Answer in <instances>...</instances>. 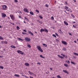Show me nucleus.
Here are the masks:
<instances>
[{"label":"nucleus","mask_w":78,"mask_h":78,"mask_svg":"<svg viewBox=\"0 0 78 78\" xmlns=\"http://www.w3.org/2000/svg\"><path fill=\"white\" fill-rule=\"evenodd\" d=\"M40 31L41 32V33H42L44 31H45V32H46V33H48V30L46 29V28L44 29H41Z\"/></svg>","instance_id":"nucleus-1"},{"label":"nucleus","mask_w":78,"mask_h":78,"mask_svg":"<svg viewBox=\"0 0 78 78\" xmlns=\"http://www.w3.org/2000/svg\"><path fill=\"white\" fill-rule=\"evenodd\" d=\"M65 9L67 11H70V12H72V11L71 10V9L70 8H68L67 6H65Z\"/></svg>","instance_id":"nucleus-2"},{"label":"nucleus","mask_w":78,"mask_h":78,"mask_svg":"<svg viewBox=\"0 0 78 78\" xmlns=\"http://www.w3.org/2000/svg\"><path fill=\"white\" fill-rule=\"evenodd\" d=\"M37 47L38 50H39L40 51H41V52H43V50H42V49L41 48V46H37Z\"/></svg>","instance_id":"nucleus-3"},{"label":"nucleus","mask_w":78,"mask_h":78,"mask_svg":"<svg viewBox=\"0 0 78 78\" xmlns=\"http://www.w3.org/2000/svg\"><path fill=\"white\" fill-rule=\"evenodd\" d=\"M10 17L12 20H15V17L12 14L10 15Z\"/></svg>","instance_id":"nucleus-4"},{"label":"nucleus","mask_w":78,"mask_h":78,"mask_svg":"<svg viewBox=\"0 0 78 78\" xmlns=\"http://www.w3.org/2000/svg\"><path fill=\"white\" fill-rule=\"evenodd\" d=\"M28 73L30 75H32V76H36V75L34 74L33 73L31 72L30 71H28Z\"/></svg>","instance_id":"nucleus-5"},{"label":"nucleus","mask_w":78,"mask_h":78,"mask_svg":"<svg viewBox=\"0 0 78 78\" xmlns=\"http://www.w3.org/2000/svg\"><path fill=\"white\" fill-rule=\"evenodd\" d=\"M25 39L26 41H31V39H30V38H28L27 37H25Z\"/></svg>","instance_id":"nucleus-6"},{"label":"nucleus","mask_w":78,"mask_h":78,"mask_svg":"<svg viewBox=\"0 0 78 78\" xmlns=\"http://www.w3.org/2000/svg\"><path fill=\"white\" fill-rule=\"evenodd\" d=\"M2 7L3 10H6V8H7L6 5H4L2 6Z\"/></svg>","instance_id":"nucleus-7"},{"label":"nucleus","mask_w":78,"mask_h":78,"mask_svg":"<svg viewBox=\"0 0 78 78\" xmlns=\"http://www.w3.org/2000/svg\"><path fill=\"white\" fill-rule=\"evenodd\" d=\"M1 15L3 18H5V17H6V15L4 13H2Z\"/></svg>","instance_id":"nucleus-8"},{"label":"nucleus","mask_w":78,"mask_h":78,"mask_svg":"<svg viewBox=\"0 0 78 78\" xmlns=\"http://www.w3.org/2000/svg\"><path fill=\"white\" fill-rule=\"evenodd\" d=\"M17 52L18 53H20V54H21V55H23V53H23V52L19 50H18V51H17Z\"/></svg>","instance_id":"nucleus-9"},{"label":"nucleus","mask_w":78,"mask_h":78,"mask_svg":"<svg viewBox=\"0 0 78 78\" xmlns=\"http://www.w3.org/2000/svg\"><path fill=\"white\" fill-rule=\"evenodd\" d=\"M1 44H8V42L6 41H2L1 42Z\"/></svg>","instance_id":"nucleus-10"},{"label":"nucleus","mask_w":78,"mask_h":78,"mask_svg":"<svg viewBox=\"0 0 78 78\" xmlns=\"http://www.w3.org/2000/svg\"><path fill=\"white\" fill-rule=\"evenodd\" d=\"M23 11L24 12H28V10L27 8H24L23 9Z\"/></svg>","instance_id":"nucleus-11"},{"label":"nucleus","mask_w":78,"mask_h":78,"mask_svg":"<svg viewBox=\"0 0 78 78\" xmlns=\"http://www.w3.org/2000/svg\"><path fill=\"white\" fill-rule=\"evenodd\" d=\"M62 42L63 44H64V45H67V43L66 42L64 41H62Z\"/></svg>","instance_id":"nucleus-12"},{"label":"nucleus","mask_w":78,"mask_h":78,"mask_svg":"<svg viewBox=\"0 0 78 78\" xmlns=\"http://www.w3.org/2000/svg\"><path fill=\"white\" fill-rule=\"evenodd\" d=\"M63 72L65 73H67V74H69V72L66 70H63Z\"/></svg>","instance_id":"nucleus-13"},{"label":"nucleus","mask_w":78,"mask_h":78,"mask_svg":"<svg viewBox=\"0 0 78 78\" xmlns=\"http://www.w3.org/2000/svg\"><path fill=\"white\" fill-rule=\"evenodd\" d=\"M64 24H65V25H69V24L68 23H67L66 21H64Z\"/></svg>","instance_id":"nucleus-14"},{"label":"nucleus","mask_w":78,"mask_h":78,"mask_svg":"<svg viewBox=\"0 0 78 78\" xmlns=\"http://www.w3.org/2000/svg\"><path fill=\"white\" fill-rule=\"evenodd\" d=\"M28 32H29V34H31L32 36H33L34 35L30 31H29Z\"/></svg>","instance_id":"nucleus-15"},{"label":"nucleus","mask_w":78,"mask_h":78,"mask_svg":"<svg viewBox=\"0 0 78 78\" xmlns=\"http://www.w3.org/2000/svg\"><path fill=\"white\" fill-rule=\"evenodd\" d=\"M64 66L66 67H69V66L68 65H67V64H64Z\"/></svg>","instance_id":"nucleus-16"},{"label":"nucleus","mask_w":78,"mask_h":78,"mask_svg":"<svg viewBox=\"0 0 78 78\" xmlns=\"http://www.w3.org/2000/svg\"><path fill=\"white\" fill-rule=\"evenodd\" d=\"M25 66H29V65H30L29 64V63H25Z\"/></svg>","instance_id":"nucleus-17"},{"label":"nucleus","mask_w":78,"mask_h":78,"mask_svg":"<svg viewBox=\"0 0 78 78\" xmlns=\"http://www.w3.org/2000/svg\"><path fill=\"white\" fill-rule=\"evenodd\" d=\"M58 57H59V58H60L61 59H62L63 58H64V57H63L62 56H61L59 55H58Z\"/></svg>","instance_id":"nucleus-18"},{"label":"nucleus","mask_w":78,"mask_h":78,"mask_svg":"<svg viewBox=\"0 0 78 78\" xmlns=\"http://www.w3.org/2000/svg\"><path fill=\"white\" fill-rule=\"evenodd\" d=\"M11 47L13 48H16V47L15 46H13V45H11Z\"/></svg>","instance_id":"nucleus-19"},{"label":"nucleus","mask_w":78,"mask_h":78,"mask_svg":"<svg viewBox=\"0 0 78 78\" xmlns=\"http://www.w3.org/2000/svg\"><path fill=\"white\" fill-rule=\"evenodd\" d=\"M14 76H17V77H19L20 76L18 74H15Z\"/></svg>","instance_id":"nucleus-20"},{"label":"nucleus","mask_w":78,"mask_h":78,"mask_svg":"<svg viewBox=\"0 0 78 78\" xmlns=\"http://www.w3.org/2000/svg\"><path fill=\"white\" fill-rule=\"evenodd\" d=\"M43 45H44V47H47V45L46 44H43Z\"/></svg>","instance_id":"nucleus-21"},{"label":"nucleus","mask_w":78,"mask_h":78,"mask_svg":"<svg viewBox=\"0 0 78 78\" xmlns=\"http://www.w3.org/2000/svg\"><path fill=\"white\" fill-rule=\"evenodd\" d=\"M18 39H19V40H20L21 42H22V41H23V40L21 39L20 38H19Z\"/></svg>","instance_id":"nucleus-22"},{"label":"nucleus","mask_w":78,"mask_h":78,"mask_svg":"<svg viewBox=\"0 0 78 78\" xmlns=\"http://www.w3.org/2000/svg\"><path fill=\"white\" fill-rule=\"evenodd\" d=\"M16 29L17 30H19L20 29V28L19 27V26H17L16 27Z\"/></svg>","instance_id":"nucleus-23"},{"label":"nucleus","mask_w":78,"mask_h":78,"mask_svg":"<svg viewBox=\"0 0 78 78\" xmlns=\"http://www.w3.org/2000/svg\"><path fill=\"white\" fill-rule=\"evenodd\" d=\"M71 63L72 64H74V65H75V63L73 62H71Z\"/></svg>","instance_id":"nucleus-24"},{"label":"nucleus","mask_w":78,"mask_h":78,"mask_svg":"<svg viewBox=\"0 0 78 78\" xmlns=\"http://www.w3.org/2000/svg\"><path fill=\"white\" fill-rule=\"evenodd\" d=\"M57 77L58 78H61V76H60L59 75H58L57 76Z\"/></svg>","instance_id":"nucleus-25"},{"label":"nucleus","mask_w":78,"mask_h":78,"mask_svg":"<svg viewBox=\"0 0 78 78\" xmlns=\"http://www.w3.org/2000/svg\"><path fill=\"white\" fill-rule=\"evenodd\" d=\"M59 33H63V32H62L61 31V30H59Z\"/></svg>","instance_id":"nucleus-26"},{"label":"nucleus","mask_w":78,"mask_h":78,"mask_svg":"<svg viewBox=\"0 0 78 78\" xmlns=\"http://www.w3.org/2000/svg\"><path fill=\"white\" fill-rule=\"evenodd\" d=\"M30 14H31V15H34V14H33V12H30Z\"/></svg>","instance_id":"nucleus-27"},{"label":"nucleus","mask_w":78,"mask_h":78,"mask_svg":"<svg viewBox=\"0 0 78 78\" xmlns=\"http://www.w3.org/2000/svg\"><path fill=\"white\" fill-rule=\"evenodd\" d=\"M40 57H41V58H45V57L42 56V55H40Z\"/></svg>","instance_id":"nucleus-28"},{"label":"nucleus","mask_w":78,"mask_h":78,"mask_svg":"<svg viewBox=\"0 0 78 78\" xmlns=\"http://www.w3.org/2000/svg\"><path fill=\"white\" fill-rule=\"evenodd\" d=\"M3 66H0V69H3Z\"/></svg>","instance_id":"nucleus-29"},{"label":"nucleus","mask_w":78,"mask_h":78,"mask_svg":"<svg viewBox=\"0 0 78 78\" xmlns=\"http://www.w3.org/2000/svg\"><path fill=\"white\" fill-rule=\"evenodd\" d=\"M66 62H67V63H68V64H70V62L69 61L66 60Z\"/></svg>","instance_id":"nucleus-30"},{"label":"nucleus","mask_w":78,"mask_h":78,"mask_svg":"<svg viewBox=\"0 0 78 78\" xmlns=\"http://www.w3.org/2000/svg\"><path fill=\"white\" fill-rule=\"evenodd\" d=\"M52 36H53V37H56V35H55L54 34H53Z\"/></svg>","instance_id":"nucleus-31"},{"label":"nucleus","mask_w":78,"mask_h":78,"mask_svg":"<svg viewBox=\"0 0 78 78\" xmlns=\"http://www.w3.org/2000/svg\"><path fill=\"white\" fill-rule=\"evenodd\" d=\"M36 12H37L38 13H39V10H38L36 9Z\"/></svg>","instance_id":"nucleus-32"},{"label":"nucleus","mask_w":78,"mask_h":78,"mask_svg":"<svg viewBox=\"0 0 78 78\" xmlns=\"http://www.w3.org/2000/svg\"><path fill=\"white\" fill-rule=\"evenodd\" d=\"M71 16H72V17H73V18H75V16H74V15H73V14H71Z\"/></svg>","instance_id":"nucleus-33"},{"label":"nucleus","mask_w":78,"mask_h":78,"mask_svg":"<svg viewBox=\"0 0 78 78\" xmlns=\"http://www.w3.org/2000/svg\"><path fill=\"white\" fill-rule=\"evenodd\" d=\"M61 55H62V56H63V57H65V56H66V55H64V54H61Z\"/></svg>","instance_id":"nucleus-34"},{"label":"nucleus","mask_w":78,"mask_h":78,"mask_svg":"<svg viewBox=\"0 0 78 78\" xmlns=\"http://www.w3.org/2000/svg\"><path fill=\"white\" fill-rule=\"evenodd\" d=\"M51 20H54V18H53V17L52 16L51 17Z\"/></svg>","instance_id":"nucleus-35"},{"label":"nucleus","mask_w":78,"mask_h":78,"mask_svg":"<svg viewBox=\"0 0 78 78\" xmlns=\"http://www.w3.org/2000/svg\"><path fill=\"white\" fill-rule=\"evenodd\" d=\"M74 55H76V56H78V54L77 53H74Z\"/></svg>","instance_id":"nucleus-36"},{"label":"nucleus","mask_w":78,"mask_h":78,"mask_svg":"<svg viewBox=\"0 0 78 78\" xmlns=\"http://www.w3.org/2000/svg\"><path fill=\"white\" fill-rule=\"evenodd\" d=\"M27 46L28 47H29V48H31V46L30 44H28L27 45Z\"/></svg>","instance_id":"nucleus-37"},{"label":"nucleus","mask_w":78,"mask_h":78,"mask_svg":"<svg viewBox=\"0 0 78 78\" xmlns=\"http://www.w3.org/2000/svg\"><path fill=\"white\" fill-rule=\"evenodd\" d=\"M0 39H3V37L0 36Z\"/></svg>","instance_id":"nucleus-38"},{"label":"nucleus","mask_w":78,"mask_h":78,"mask_svg":"<svg viewBox=\"0 0 78 78\" xmlns=\"http://www.w3.org/2000/svg\"><path fill=\"white\" fill-rule=\"evenodd\" d=\"M55 34L58 37V36H59V35H58V34L57 33H55Z\"/></svg>","instance_id":"nucleus-39"},{"label":"nucleus","mask_w":78,"mask_h":78,"mask_svg":"<svg viewBox=\"0 0 78 78\" xmlns=\"http://www.w3.org/2000/svg\"><path fill=\"white\" fill-rule=\"evenodd\" d=\"M39 17L40 18V19H42V16H39Z\"/></svg>","instance_id":"nucleus-40"},{"label":"nucleus","mask_w":78,"mask_h":78,"mask_svg":"<svg viewBox=\"0 0 78 78\" xmlns=\"http://www.w3.org/2000/svg\"><path fill=\"white\" fill-rule=\"evenodd\" d=\"M14 2H18V1L17 0H14Z\"/></svg>","instance_id":"nucleus-41"},{"label":"nucleus","mask_w":78,"mask_h":78,"mask_svg":"<svg viewBox=\"0 0 78 78\" xmlns=\"http://www.w3.org/2000/svg\"><path fill=\"white\" fill-rule=\"evenodd\" d=\"M25 19H26V20H27V21H28V19H27V18L25 17Z\"/></svg>","instance_id":"nucleus-42"},{"label":"nucleus","mask_w":78,"mask_h":78,"mask_svg":"<svg viewBox=\"0 0 78 78\" xmlns=\"http://www.w3.org/2000/svg\"><path fill=\"white\" fill-rule=\"evenodd\" d=\"M10 23L12 24V25H15L14 23Z\"/></svg>","instance_id":"nucleus-43"},{"label":"nucleus","mask_w":78,"mask_h":78,"mask_svg":"<svg viewBox=\"0 0 78 78\" xmlns=\"http://www.w3.org/2000/svg\"><path fill=\"white\" fill-rule=\"evenodd\" d=\"M65 5H67L68 3H67V2H65Z\"/></svg>","instance_id":"nucleus-44"},{"label":"nucleus","mask_w":78,"mask_h":78,"mask_svg":"<svg viewBox=\"0 0 78 78\" xmlns=\"http://www.w3.org/2000/svg\"><path fill=\"white\" fill-rule=\"evenodd\" d=\"M22 33V34H26V33L25 32H23Z\"/></svg>","instance_id":"nucleus-45"},{"label":"nucleus","mask_w":78,"mask_h":78,"mask_svg":"<svg viewBox=\"0 0 78 78\" xmlns=\"http://www.w3.org/2000/svg\"><path fill=\"white\" fill-rule=\"evenodd\" d=\"M63 50H64V51H66V48H63Z\"/></svg>","instance_id":"nucleus-46"},{"label":"nucleus","mask_w":78,"mask_h":78,"mask_svg":"<svg viewBox=\"0 0 78 78\" xmlns=\"http://www.w3.org/2000/svg\"><path fill=\"white\" fill-rule=\"evenodd\" d=\"M45 7H48V5H47V4H46V5H45Z\"/></svg>","instance_id":"nucleus-47"},{"label":"nucleus","mask_w":78,"mask_h":78,"mask_svg":"<svg viewBox=\"0 0 78 78\" xmlns=\"http://www.w3.org/2000/svg\"><path fill=\"white\" fill-rule=\"evenodd\" d=\"M73 27H74V28H76V26H74V25H73Z\"/></svg>","instance_id":"nucleus-48"},{"label":"nucleus","mask_w":78,"mask_h":78,"mask_svg":"<svg viewBox=\"0 0 78 78\" xmlns=\"http://www.w3.org/2000/svg\"><path fill=\"white\" fill-rule=\"evenodd\" d=\"M8 19H9V20H10V18L9 17H8Z\"/></svg>","instance_id":"nucleus-49"},{"label":"nucleus","mask_w":78,"mask_h":78,"mask_svg":"<svg viewBox=\"0 0 78 78\" xmlns=\"http://www.w3.org/2000/svg\"><path fill=\"white\" fill-rule=\"evenodd\" d=\"M64 12H66V13L67 14H68V13H67V12H66V10H65L64 11Z\"/></svg>","instance_id":"nucleus-50"},{"label":"nucleus","mask_w":78,"mask_h":78,"mask_svg":"<svg viewBox=\"0 0 78 78\" xmlns=\"http://www.w3.org/2000/svg\"><path fill=\"white\" fill-rule=\"evenodd\" d=\"M69 35H71V36H72V34L71 33H69Z\"/></svg>","instance_id":"nucleus-51"},{"label":"nucleus","mask_w":78,"mask_h":78,"mask_svg":"<svg viewBox=\"0 0 78 78\" xmlns=\"http://www.w3.org/2000/svg\"><path fill=\"white\" fill-rule=\"evenodd\" d=\"M65 57L66 58H67V56H66V55H65Z\"/></svg>","instance_id":"nucleus-52"},{"label":"nucleus","mask_w":78,"mask_h":78,"mask_svg":"<svg viewBox=\"0 0 78 78\" xmlns=\"http://www.w3.org/2000/svg\"><path fill=\"white\" fill-rule=\"evenodd\" d=\"M50 70H52V68H50Z\"/></svg>","instance_id":"nucleus-53"},{"label":"nucleus","mask_w":78,"mask_h":78,"mask_svg":"<svg viewBox=\"0 0 78 78\" xmlns=\"http://www.w3.org/2000/svg\"><path fill=\"white\" fill-rule=\"evenodd\" d=\"M37 64H39L40 65L41 63H37Z\"/></svg>","instance_id":"nucleus-54"},{"label":"nucleus","mask_w":78,"mask_h":78,"mask_svg":"<svg viewBox=\"0 0 78 78\" xmlns=\"http://www.w3.org/2000/svg\"><path fill=\"white\" fill-rule=\"evenodd\" d=\"M74 2H76V0H73Z\"/></svg>","instance_id":"nucleus-55"},{"label":"nucleus","mask_w":78,"mask_h":78,"mask_svg":"<svg viewBox=\"0 0 78 78\" xmlns=\"http://www.w3.org/2000/svg\"><path fill=\"white\" fill-rule=\"evenodd\" d=\"M23 31H24V32H26V31H26L25 30H23Z\"/></svg>","instance_id":"nucleus-56"},{"label":"nucleus","mask_w":78,"mask_h":78,"mask_svg":"<svg viewBox=\"0 0 78 78\" xmlns=\"http://www.w3.org/2000/svg\"><path fill=\"white\" fill-rule=\"evenodd\" d=\"M24 77H26V78H28V77H27V76H24Z\"/></svg>","instance_id":"nucleus-57"},{"label":"nucleus","mask_w":78,"mask_h":78,"mask_svg":"<svg viewBox=\"0 0 78 78\" xmlns=\"http://www.w3.org/2000/svg\"><path fill=\"white\" fill-rule=\"evenodd\" d=\"M40 22V23H42V22H41H41Z\"/></svg>","instance_id":"nucleus-58"},{"label":"nucleus","mask_w":78,"mask_h":78,"mask_svg":"<svg viewBox=\"0 0 78 78\" xmlns=\"http://www.w3.org/2000/svg\"><path fill=\"white\" fill-rule=\"evenodd\" d=\"M19 18H21V16H19Z\"/></svg>","instance_id":"nucleus-59"},{"label":"nucleus","mask_w":78,"mask_h":78,"mask_svg":"<svg viewBox=\"0 0 78 78\" xmlns=\"http://www.w3.org/2000/svg\"><path fill=\"white\" fill-rule=\"evenodd\" d=\"M74 42L76 43V41H74Z\"/></svg>","instance_id":"nucleus-60"},{"label":"nucleus","mask_w":78,"mask_h":78,"mask_svg":"<svg viewBox=\"0 0 78 78\" xmlns=\"http://www.w3.org/2000/svg\"><path fill=\"white\" fill-rule=\"evenodd\" d=\"M35 33L36 34H37V33L36 32H35Z\"/></svg>","instance_id":"nucleus-61"},{"label":"nucleus","mask_w":78,"mask_h":78,"mask_svg":"<svg viewBox=\"0 0 78 78\" xmlns=\"http://www.w3.org/2000/svg\"><path fill=\"white\" fill-rule=\"evenodd\" d=\"M73 23H75V21L73 22Z\"/></svg>","instance_id":"nucleus-62"},{"label":"nucleus","mask_w":78,"mask_h":78,"mask_svg":"<svg viewBox=\"0 0 78 78\" xmlns=\"http://www.w3.org/2000/svg\"><path fill=\"white\" fill-rule=\"evenodd\" d=\"M24 23H26V22L24 21Z\"/></svg>","instance_id":"nucleus-63"},{"label":"nucleus","mask_w":78,"mask_h":78,"mask_svg":"<svg viewBox=\"0 0 78 78\" xmlns=\"http://www.w3.org/2000/svg\"><path fill=\"white\" fill-rule=\"evenodd\" d=\"M22 76H24L23 75H22Z\"/></svg>","instance_id":"nucleus-64"}]
</instances>
